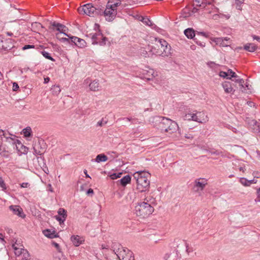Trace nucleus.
Listing matches in <instances>:
<instances>
[{"mask_svg":"<svg viewBox=\"0 0 260 260\" xmlns=\"http://www.w3.org/2000/svg\"><path fill=\"white\" fill-rule=\"evenodd\" d=\"M150 122L154 127L169 134L176 132L179 129L176 122L165 117L155 116L150 118Z\"/></svg>","mask_w":260,"mask_h":260,"instance_id":"obj_1","label":"nucleus"},{"mask_svg":"<svg viewBox=\"0 0 260 260\" xmlns=\"http://www.w3.org/2000/svg\"><path fill=\"white\" fill-rule=\"evenodd\" d=\"M149 52L162 57H169L172 54L171 46L165 40L155 39L154 45L148 46Z\"/></svg>","mask_w":260,"mask_h":260,"instance_id":"obj_2","label":"nucleus"},{"mask_svg":"<svg viewBox=\"0 0 260 260\" xmlns=\"http://www.w3.org/2000/svg\"><path fill=\"white\" fill-rule=\"evenodd\" d=\"M2 136L5 138V141L4 143V151L5 152H11L15 150L20 151L19 147H22L23 145L19 140L14 138L8 137L7 134L2 129H0V137Z\"/></svg>","mask_w":260,"mask_h":260,"instance_id":"obj_3","label":"nucleus"},{"mask_svg":"<svg viewBox=\"0 0 260 260\" xmlns=\"http://www.w3.org/2000/svg\"><path fill=\"white\" fill-rule=\"evenodd\" d=\"M149 174L146 172L139 171L133 174L134 179L137 183V189L140 192H144L148 189L150 181L148 179Z\"/></svg>","mask_w":260,"mask_h":260,"instance_id":"obj_4","label":"nucleus"},{"mask_svg":"<svg viewBox=\"0 0 260 260\" xmlns=\"http://www.w3.org/2000/svg\"><path fill=\"white\" fill-rule=\"evenodd\" d=\"M154 208L149 203L145 202L139 203L135 209V213L138 216L145 218L152 214Z\"/></svg>","mask_w":260,"mask_h":260,"instance_id":"obj_5","label":"nucleus"},{"mask_svg":"<svg viewBox=\"0 0 260 260\" xmlns=\"http://www.w3.org/2000/svg\"><path fill=\"white\" fill-rule=\"evenodd\" d=\"M81 14H86L89 16H94L96 15H102L103 10L99 8H95L91 4H87L78 9Z\"/></svg>","mask_w":260,"mask_h":260,"instance_id":"obj_6","label":"nucleus"},{"mask_svg":"<svg viewBox=\"0 0 260 260\" xmlns=\"http://www.w3.org/2000/svg\"><path fill=\"white\" fill-rule=\"evenodd\" d=\"M119 5V3L110 4V2H108L106 5V9L104 10L102 9L103 10L102 15L104 14L106 20L112 21L115 19L117 15V7Z\"/></svg>","mask_w":260,"mask_h":260,"instance_id":"obj_7","label":"nucleus"},{"mask_svg":"<svg viewBox=\"0 0 260 260\" xmlns=\"http://www.w3.org/2000/svg\"><path fill=\"white\" fill-rule=\"evenodd\" d=\"M87 36L91 38L92 44L94 45L99 44L101 46H104L106 45L107 41V38L104 37L100 30L94 34L90 33Z\"/></svg>","mask_w":260,"mask_h":260,"instance_id":"obj_8","label":"nucleus"},{"mask_svg":"<svg viewBox=\"0 0 260 260\" xmlns=\"http://www.w3.org/2000/svg\"><path fill=\"white\" fill-rule=\"evenodd\" d=\"M46 148L47 146L44 141L42 139L39 140L37 142L34 144V154L41 155L45 153Z\"/></svg>","mask_w":260,"mask_h":260,"instance_id":"obj_9","label":"nucleus"},{"mask_svg":"<svg viewBox=\"0 0 260 260\" xmlns=\"http://www.w3.org/2000/svg\"><path fill=\"white\" fill-rule=\"evenodd\" d=\"M117 256L119 260H134L133 252L126 248L119 249Z\"/></svg>","mask_w":260,"mask_h":260,"instance_id":"obj_10","label":"nucleus"},{"mask_svg":"<svg viewBox=\"0 0 260 260\" xmlns=\"http://www.w3.org/2000/svg\"><path fill=\"white\" fill-rule=\"evenodd\" d=\"M207 184L206 180L203 179H196L194 181L193 190L195 192H199L203 190Z\"/></svg>","mask_w":260,"mask_h":260,"instance_id":"obj_11","label":"nucleus"},{"mask_svg":"<svg viewBox=\"0 0 260 260\" xmlns=\"http://www.w3.org/2000/svg\"><path fill=\"white\" fill-rule=\"evenodd\" d=\"M180 254L178 250H174L170 253H167L164 256L165 260H180Z\"/></svg>","mask_w":260,"mask_h":260,"instance_id":"obj_12","label":"nucleus"},{"mask_svg":"<svg viewBox=\"0 0 260 260\" xmlns=\"http://www.w3.org/2000/svg\"><path fill=\"white\" fill-rule=\"evenodd\" d=\"M52 26L55 28L56 30L59 31L60 33L63 34L64 35L69 37V35L66 33V31L68 30V29L65 25L59 23L53 22L52 23Z\"/></svg>","mask_w":260,"mask_h":260,"instance_id":"obj_13","label":"nucleus"},{"mask_svg":"<svg viewBox=\"0 0 260 260\" xmlns=\"http://www.w3.org/2000/svg\"><path fill=\"white\" fill-rule=\"evenodd\" d=\"M14 47L13 42L12 39H7L5 40H2L1 44V48L5 50H10Z\"/></svg>","mask_w":260,"mask_h":260,"instance_id":"obj_14","label":"nucleus"},{"mask_svg":"<svg viewBox=\"0 0 260 260\" xmlns=\"http://www.w3.org/2000/svg\"><path fill=\"white\" fill-rule=\"evenodd\" d=\"M57 212L60 216H56V219L61 224L62 223H63L67 216V211L63 208H59Z\"/></svg>","mask_w":260,"mask_h":260,"instance_id":"obj_15","label":"nucleus"},{"mask_svg":"<svg viewBox=\"0 0 260 260\" xmlns=\"http://www.w3.org/2000/svg\"><path fill=\"white\" fill-rule=\"evenodd\" d=\"M9 209L13 211L14 214L19 217H23L24 216L22 209L19 206L11 205Z\"/></svg>","mask_w":260,"mask_h":260,"instance_id":"obj_16","label":"nucleus"},{"mask_svg":"<svg viewBox=\"0 0 260 260\" xmlns=\"http://www.w3.org/2000/svg\"><path fill=\"white\" fill-rule=\"evenodd\" d=\"M222 86L224 91L226 93H234L235 90L233 89L232 83L228 81H225L222 84Z\"/></svg>","mask_w":260,"mask_h":260,"instance_id":"obj_17","label":"nucleus"},{"mask_svg":"<svg viewBox=\"0 0 260 260\" xmlns=\"http://www.w3.org/2000/svg\"><path fill=\"white\" fill-rule=\"evenodd\" d=\"M198 122L204 123L208 121V117L207 115L203 112H197Z\"/></svg>","mask_w":260,"mask_h":260,"instance_id":"obj_18","label":"nucleus"},{"mask_svg":"<svg viewBox=\"0 0 260 260\" xmlns=\"http://www.w3.org/2000/svg\"><path fill=\"white\" fill-rule=\"evenodd\" d=\"M254 133L260 132V124L255 120H251L249 123Z\"/></svg>","mask_w":260,"mask_h":260,"instance_id":"obj_19","label":"nucleus"},{"mask_svg":"<svg viewBox=\"0 0 260 260\" xmlns=\"http://www.w3.org/2000/svg\"><path fill=\"white\" fill-rule=\"evenodd\" d=\"M43 233L46 237L51 239L58 237V234L54 231H51V230H45Z\"/></svg>","mask_w":260,"mask_h":260,"instance_id":"obj_20","label":"nucleus"},{"mask_svg":"<svg viewBox=\"0 0 260 260\" xmlns=\"http://www.w3.org/2000/svg\"><path fill=\"white\" fill-rule=\"evenodd\" d=\"M244 50L250 52H254L257 49V46L253 43H248L245 45L243 47Z\"/></svg>","mask_w":260,"mask_h":260,"instance_id":"obj_21","label":"nucleus"},{"mask_svg":"<svg viewBox=\"0 0 260 260\" xmlns=\"http://www.w3.org/2000/svg\"><path fill=\"white\" fill-rule=\"evenodd\" d=\"M71 240L72 241L74 245L76 246H79L82 243V240H81V238L78 235L72 236L71 237Z\"/></svg>","mask_w":260,"mask_h":260,"instance_id":"obj_22","label":"nucleus"},{"mask_svg":"<svg viewBox=\"0 0 260 260\" xmlns=\"http://www.w3.org/2000/svg\"><path fill=\"white\" fill-rule=\"evenodd\" d=\"M89 87L92 91H98L100 86L98 80H95L91 82L89 84Z\"/></svg>","mask_w":260,"mask_h":260,"instance_id":"obj_23","label":"nucleus"},{"mask_svg":"<svg viewBox=\"0 0 260 260\" xmlns=\"http://www.w3.org/2000/svg\"><path fill=\"white\" fill-rule=\"evenodd\" d=\"M184 33L188 39H193L195 36L194 30L192 28H188L184 30Z\"/></svg>","mask_w":260,"mask_h":260,"instance_id":"obj_24","label":"nucleus"},{"mask_svg":"<svg viewBox=\"0 0 260 260\" xmlns=\"http://www.w3.org/2000/svg\"><path fill=\"white\" fill-rule=\"evenodd\" d=\"M212 41L215 42L216 44L219 45L220 46L224 47L228 46V44L225 42H224L223 38H215L212 39Z\"/></svg>","mask_w":260,"mask_h":260,"instance_id":"obj_25","label":"nucleus"},{"mask_svg":"<svg viewBox=\"0 0 260 260\" xmlns=\"http://www.w3.org/2000/svg\"><path fill=\"white\" fill-rule=\"evenodd\" d=\"M73 39L74 40H77V43L76 44V46L80 48H83L86 46V42L83 39L79 38L77 37H73Z\"/></svg>","mask_w":260,"mask_h":260,"instance_id":"obj_26","label":"nucleus"},{"mask_svg":"<svg viewBox=\"0 0 260 260\" xmlns=\"http://www.w3.org/2000/svg\"><path fill=\"white\" fill-rule=\"evenodd\" d=\"M131 180V177H130L129 175H126L124 177H123L122 178H121L119 181L120 182V184L124 186H125L127 184H128V183L130 182Z\"/></svg>","mask_w":260,"mask_h":260,"instance_id":"obj_27","label":"nucleus"},{"mask_svg":"<svg viewBox=\"0 0 260 260\" xmlns=\"http://www.w3.org/2000/svg\"><path fill=\"white\" fill-rule=\"evenodd\" d=\"M240 90L243 92L248 93L251 92L252 86L248 84L247 82L245 83L244 82V88H240Z\"/></svg>","mask_w":260,"mask_h":260,"instance_id":"obj_28","label":"nucleus"},{"mask_svg":"<svg viewBox=\"0 0 260 260\" xmlns=\"http://www.w3.org/2000/svg\"><path fill=\"white\" fill-rule=\"evenodd\" d=\"M108 160V157L104 154H100L96 156L95 161L97 162H104Z\"/></svg>","mask_w":260,"mask_h":260,"instance_id":"obj_29","label":"nucleus"},{"mask_svg":"<svg viewBox=\"0 0 260 260\" xmlns=\"http://www.w3.org/2000/svg\"><path fill=\"white\" fill-rule=\"evenodd\" d=\"M144 24L146 25L153 27L154 24L153 22L148 18L143 17L142 16L141 17V19H140Z\"/></svg>","mask_w":260,"mask_h":260,"instance_id":"obj_30","label":"nucleus"},{"mask_svg":"<svg viewBox=\"0 0 260 260\" xmlns=\"http://www.w3.org/2000/svg\"><path fill=\"white\" fill-rule=\"evenodd\" d=\"M53 94L57 95L61 91L60 86L58 85H54L52 87L51 89Z\"/></svg>","mask_w":260,"mask_h":260,"instance_id":"obj_31","label":"nucleus"},{"mask_svg":"<svg viewBox=\"0 0 260 260\" xmlns=\"http://www.w3.org/2000/svg\"><path fill=\"white\" fill-rule=\"evenodd\" d=\"M31 129L30 127H27L23 129V134L25 137H30L31 136Z\"/></svg>","mask_w":260,"mask_h":260,"instance_id":"obj_32","label":"nucleus"},{"mask_svg":"<svg viewBox=\"0 0 260 260\" xmlns=\"http://www.w3.org/2000/svg\"><path fill=\"white\" fill-rule=\"evenodd\" d=\"M21 256H22L21 260H29L30 257V255L26 249L23 250Z\"/></svg>","mask_w":260,"mask_h":260,"instance_id":"obj_33","label":"nucleus"},{"mask_svg":"<svg viewBox=\"0 0 260 260\" xmlns=\"http://www.w3.org/2000/svg\"><path fill=\"white\" fill-rule=\"evenodd\" d=\"M233 81H234L236 83H238L240 86V88H244V81L243 79L239 78V77L238 78H235L234 79H231Z\"/></svg>","mask_w":260,"mask_h":260,"instance_id":"obj_34","label":"nucleus"},{"mask_svg":"<svg viewBox=\"0 0 260 260\" xmlns=\"http://www.w3.org/2000/svg\"><path fill=\"white\" fill-rule=\"evenodd\" d=\"M25 249L24 248V246L21 247L20 248H15L14 253L16 256H20L21 255L23 250H25Z\"/></svg>","mask_w":260,"mask_h":260,"instance_id":"obj_35","label":"nucleus"},{"mask_svg":"<svg viewBox=\"0 0 260 260\" xmlns=\"http://www.w3.org/2000/svg\"><path fill=\"white\" fill-rule=\"evenodd\" d=\"M239 182L244 186H249V183L248 180L245 178H240Z\"/></svg>","mask_w":260,"mask_h":260,"instance_id":"obj_36","label":"nucleus"},{"mask_svg":"<svg viewBox=\"0 0 260 260\" xmlns=\"http://www.w3.org/2000/svg\"><path fill=\"white\" fill-rule=\"evenodd\" d=\"M41 53L43 56L46 58L49 59L51 61H54V59L51 56V55L48 52L43 51Z\"/></svg>","mask_w":260,"mask_h":260,"instance_id":"obj_37","label":"nucleus"},{"mask_svg":"<svg viewBox=\"0 0 260 260\" xmlns=\"http://www.w3.org/2000/svg\"><path fill=\"white\" fill-rule=\"evenodd\" d=\"M219 76L221 77H222L223 78H226L227 79H231V78L229 77V74L228 72H223V71H220L219 73Z\"/></svg>","mask_w":260,"mask_h":260,"instance_id":"obj_38","label":"nucleus"},{"mask_svg":"<svg viewBox=\"0 0 260 260\" xmlns=\"http://www.w3.org/2000/svg\"><path fill=\"white\" fill-rule=\"evenodd\" d=\"M228 73L229 74V77L232 78H238V75L233 72L231 69H229L228 71Z\"/></svg>","mask_w":260,"mask_h":260,"instance_id":"obj_39","label":"nucleus"},{"mask_svg":"<svg viewBox=\"0 0 260 260\" xmlns=\"http://www.w3.org/2000/svg\"><path fill=\"white\" fill-rule=\"evenodd\" d=\"M192 113H191L185 114L183 116L184 120H189V121L192 120Z\"/></svg>","mask_w":260,"mask_h":260,"instance_id":"obj_40","label":"nucleus"},{"mask_svg":"<svg viewBox=\"0 0 260 260\" xmlns=\"http://www.w3.org/2000/svg\"><path fill=\"white\" fill-rule=\"evenodd\" d=\"M0 187L2 188L3 190H4L7 189L6 184L3 179L1 177H0Z\"/></svg>","mask_w":260,"mask_h":260,"instance_id":"obj_41","label":"nucleus"},{"mask_svg":"<svg viewBox=\"0 0 260 260\" xmlns=\"http://www.w3.org/2000/svg\"><path fill=\"white\" fill-rule=\"evenodd\" d=\"M140 55L141 56L144 57H149V55H148V52L146 50L141 49L140 51Z\"/></svg>","mask_w":260,"mask_h":260,"instance_id":"obj_42","label":"nucleus"},{"mask_svg":"<svg viewBox=\"0 0 260 260\" xmlns=\"http://www.w3.org/2000/svg\"><path fill=\"white\" fill-rule=\"evenodd\" d=\"M235 166V169H238L240 171H241L242 172H244L245 171V169L244 166H237L236 164H234Z\"/></svg>","mask_w":260,"mask_h":260,"instance_id":"obj_43","label":"nucleus"},{"mask_svg":"<svg viewBox=\"0 0 260 260\" xmlns=\"http://www.w3.org/2000/svg\"><path fill=\"white\" fill-rule=\"evenodd\" d=\"M153 200H154V199L153 198H152L151 197H147L144 199V202H147L150 204L153 203Z\"/></svg>","mask_w":260,"mask_h":260,"instance_id":"obj_44","label":"nucleus"},{"mask_svg":"<svg viewBox=\"0 0 260 260\" xmlns=\"http://www.w3.org/2000/svg\"><path fill=\"white\" fill-rule=\"evenodd\" d=\"M122 173H119L118 174L114 173L111 175V178L112 179H116L118 178H120L121 177V175Z\"/></svg>","mask_w":260,"mask_h":260,"instance_id":"obj_45","label":"nucleus"},{"mask_svg":"<svg viewBox=\"0 0 260 260\" xmlns=\"http://www.w3.org/2000/svg\"><path fill=\"white\" fill-rule=\"evenodd\" d=\"M203 3L204 4H201L199 5H197V6L200 8H205L208 5L207 0H203Z\"/></svg>","mask_w":260,"mask_h":260,"instance_id":"obj_46","label":"nucleus"},{"mask_svg":"<svg viewBox=\"0 0 260 260\" xmlns=\"http://www.w3.org/2000/svg\"><path fill=\"white\" fill-rule=\"evenodd\" d=\"M23 246L21 245L20 243H18L17 242H16L14 244L12 245V247L13 249L14 250L15 247L16 248H20L21 247H23Z\"/></svg>","mask_w":260,"mask_h":260,"instance_id":"obj_47","label":"nucleus"},{"mask_svg":"<svg viewBox=\"0 0 260 260\" xmlns=\"http://www.w3.org/2000/svg\"><path fill=\"white\" fill-rule=\"evenodd\" d=\"M34 48H35V46L34 45H26L22 47V49L23 50H25L26 49Z\"/></svg>","mask_w":260,"mask_h":260,"instance_id":"obj_48","label":"nucleus"},{"mask_svg":"<svg viewBox=\"0 0 260 260\" xmlns=\"http://www.w3.org/2000/svg\"><path fill=\"white\" fill-rule=\"evenodd\" d=\"M192 120L198 122V118L197 117V113L196 112V113H192Z\"/></svg>","mask_w":260,"mask_h":260,"instance_id":"obj_49","label":"nucleus"},{"mask_svg":"<svg viewBox=\"0 0 260 260\" xmlns=\"http://www.w3.org/2000/svg\"><path fill=\"white\" fill-rule=\"evenodd\" d=\"M107 123V122L106 121H105L104 122L103 121V119H102L101 120L99 121L98 123H97V125L98 126H102L103 125H104V124H106Z\"/></svg>","mask_w":260,"mask_h":260,"instance_id":"obj_50","label":"nucleus"},{"mask_svg":"<svg viewBox=\"0 0 260 260\" xmlns=\"http://www.w3.org/2000/svg\"><path fill=\"white\" fill-rule=\"evenodd\" d=\"M19 88V86L17 83L14 82L13 84V90L14 91H16Z\"/></svg>","mask_w":260,"mask_h":260,"instance_id":"obj_51","label":"nucleus"},{"mask_svg":"<svg viewBox=\"0 0 260 260\" xmlns=\"http://www.w3.org/2000/svg\"><path fill=\"white\" fill-rule=\"evenodd\" d=\"M207 64L209 67L211 68H214L215 66H217V64L214 62H208Z\"/></svg>","mask_w":260,"mask_h":260,"instance_id":"obj_52","label":"nucleus"},{"mask_svg":"<svg viewBox=\"0 0 260 260\" xmlns=\"http://www.w3.org/2000/svg\"><path fill=\"white\" fill-rule=\"evenodd\" d=\"M21 187L26 188L29 186V184L27 182H23L20 184Z\"/></svg>","mask_w":260,"mask_h":260,"instance_id":"obj_53","label":"nucleus"},{"mask_svg":"<svg viewBox=\"0 0 260 260\" xmlns=\"http://www.w3.org/2000/svg\"><path fill=\"white\" fill-rule=\"evenodd\" d=\"M185 138L188 139H192L193 138V136L190 134H185Z\"/></svg>","mask_w":260,"mask_h":260,"instance_id":"obj_54","label":"nucleus"},{"mask_svg":"<svg viewBox=\"0 0 260 260\" xmlns=\"http://www.w3.org/2000/svg\"><path fill=\"white\" fill-rule=\"evenodd\" d=\"M252 37L253 40H256L260 42V37L257 36L256 35H252Z\"/></svg>","mask_w":260,"mask_h":260,"instance_id":"obj_55","label":"nucleus"},{"mask_svg":"<svg viewBox=\"0 0 260 260\" xmlns=\"http://www.w3.org/2000/svg\"><path fill=\"white\" fill-rule=\"evenodd\" d=\"M211 154H216V155H220L221 152H219L218 151H210V152Z\"/></svg>","mask_w":260,"mask_h":260,"instance_id":"obj_56","label":"nucleus"},{"mask_svg":"<svg viewBox=\"0 0 260 260\" xmlns=\"http://www.w3.org/2000/svg\"><path fill=\"white\" fill-rule=\"evenodd\" d=\"M87 194L89 195L90 194H93V190L91 188H89L86 192Z\"/></svg>","mask_w":260,"mask_h":260,"instance_id":"obj_57","label":"nucleus"},{"mask_svg":"<svg viewBox=\"0 0 260 260\" xmlns=\"http://www.w3.org/2000/svg\"><path fill=\"white\" fill-rule=\"evenodd\" d=\"M248 181H249V186L252 183H257V180L254 179H252V180H248Z\"/></svg>","mask_w":260,"mask_h":260,"instance_id":"obj_58","label":"nucleus"},{"mask_svg":"<svg viewBox=\"0 0 260 260\" xmlns=\"http://www.w3.org/2000/svg\"><path fill=\"white\" fill-rule=\"evenodd\" d=\"M70 40H71V42L74 43L75 44V45H76V44L77 43V40H74L73 39V37H70Z\"/></svg>","mask_w":260,"mask_h":260,"instance_id":"obj_59","label":"nucleus"},{"mask_svg":"<svg viewBox=\"0 0 260 260\" xmlns=\"http://www.w3.org/2000/svg\"><path fill=\"white\" fill-rule=\"evenodd\" d=\"M0 151H4V144L0 141Z\"/></svg>","mask_w":260,"mask_h":260,"instance_id":"obj_60","label":"nucleus"},{"mask_svg":"<svg viewBox=\"0 0 260 260\" xmlns=\"http://www.w3.org/2000/svg\"><path fill=\"white\" fill-rule=\"evenodd\" d=\"M52 244L57 248L58 249L59 248V245L58 243L55 242H53Z\"/></svg>","mask_w":260,"mask_h":260,"instance_id":"obj_61","label":"nucleus"},{"mask_svg":"<svg viewBox=\"0 0 260 260\" xmlns=\"http://www.w3.org/2000/svg\"><path fill=\"white\" fill-rule=\"evenodd\" d=\"M198 9L196 7H194L192 10V12L193 13H197V12H198Z\"/></svg>","mask_w":260,"mask_h":260,"instance_id":"obj_62","label":"nucleus"},{"mask_svg":"<svg viewBox=\"0 0 260 260\" xmlns=\"http://www.w3.org/2000/svg\"><path fill=\"white\" fill-rule=\"evenodd\" d=\"M214 2V0L207 1V4H208V5H211L213 4V3Z\"/></svg>","mask_w":260,"mask_h":260,"instance_id":"obj_63","label":"nucleus"},{"mask_svg":"<svg viewBox=\"0 0 260 260\" xmlns=\"http://www.w3.org/2000/svg\"><path fill=\"white\" fill-rule=\"evenodd\" d=\"M256 194L258 198L260 197V187L257 189Z\"/></svg>","mask_w":260,"mask_h":260,"instance_id":"obj_64","label":"nucleus"}]
</instances>
